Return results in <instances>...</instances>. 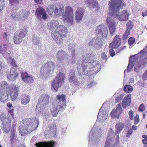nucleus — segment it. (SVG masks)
<instances>
[{
  "mask_svg": "<svg viewBox=\"0 0 147 147\" xmlns=\"http://www.w3.org/2000/svg\"><path fill=\"white\" fill-rule=\"evenodd\" d=\"M47 11L49 14L51 15L53 12L57 15H60L63 13V20L69 26L72 25L73 21V10L71 7H66L64 11L63 5L60 3L55 4L53 5L49 6Z\"/></svg>",
  "mask_w": 147,
  "mask_h": 147,
  "instance_id": "nucleus-1",
  "label": "nucleus"
},
{
  "mask_svg": "<svg viewBox=\"0 0 147 147\" xmlns=\"http://www.w3.org/2000/svg\"><path fill=\"white\" fill-rule=\"evenodd\" d=\"M108 16L113 19L117 18L120 21H124L128 19L129 14L125 11L120 13V10L125 5L123 0H111L110 1Z\"/></svg>",
  "mask_w": 147,
  "mask_h": 147,
  "instance_id": "nucleus-2",
  "label": "nucleus"
},
{
  "mask_svg": "<svg viewBox=\"0 0 147 147\" xmlns=\"http://www.w3.org/2000/svg\"><path fill=\"white\" fill-rule=\"evenodd\" d=\"M82 64H79L77 66V69L79 75L82 74L86 76H90L94 74L95 71L97 73L101 69L99 63L95 59L89 62H83Z\"/></svg>",
  "mask_w": 147,
  "mask_h": 147,
  "instance_id": "nucleus-3",
  "label": "nucleus"
},
{
  "mask_svg": "<svg viewBox=\"0 0 147 147\" xmlns=\"http://www.w3.org/2000/svg\"><path fill=\"white\" fill-rule=\"evenodd\" d=\"M67 33V28L64 26L60 25L55 31L52 32L51 36L57 44L61 45L63 43V40L61 38L65 37Z\"/></svg>",
  "mask_w": 147,
  "mask_h": 147,
  "instance_id": "nucleus-4",
  "label": "nucleus"
},
{
  "mask_svg": "<svg viewBox=\"0 0 147 147\" xmlns=\"http://www.w3.org/2000/svg\"><path fill=\"white\" fill-rule=\"evenodd\" d=\"M65 78V75L64 74L61 72L59 73L51 83L52 90L57 91L58 88L64 83Z\"/></svg>",
  "mask_w": 147,
  "mask_h": 147,
  "instance_id": "nucleus-5",
  "label": "nucleus"
},
{
  "mask_svg": "<svg viewBox=\"0 0 147 147\" xmlns=\"http://www.w3.org/2000/svg\"><path fill=\"white\" fill-rule=\"evenodd\" d=\"M28 30L26 28L24 27L22 29L17 31L14 33L13 40L15 43L18 44L23 40V38L27 34Z\"/></svg>",
  "mask_w": 147,
  "mask_h": 147,
  "instance_id": "nucleus-6",
  "label": "nucleus"
},
{
  "mask_svg": "<svg viewBox=\"0 0 147 147\" xmlns=\"http://www.w3.org/2000/svg\"><path fill=\"white\" fill-rule=\"evenodd\" d=\"M55 67V64L52 62H49L42 66L40 69V77L42 78H45L47 74L51 71V67Z\"/></svg>",
  "mask_w": 147,
  "mask_h": 147,
  "instance_id": "nucleus-7",
  "label": "nucleus"
},
{
  "mask_svg": "<svg viewBox=\"0 0 147 147\" xmlns=\"http://www.w3.org/2000/svg\"><path fill=\"white\" fill-rule=\"evenodd\" d=\"M31 121V119L26 118L22 120V123L19 127V131L22 136L27 134L29 132L28 129L29 127L30 122Z\"/></svg>",
  "mask_w": 147,
  "mask_h": 147,
  "instance_id": "nucleus-8",
  "label": "nucleus"
},
{
  "mask_svg": "<svg viewBox=\"0 0 147 147\" xmlns=\"http://www.w3.org/2000/svg\"><path fill=\"white\" fill-rule=\"evenodd\" d=\"M11 117L9 115L5 116H3L1 119L3 124V128L6 133L9 132L10 129Z\"/></svg>",
  "mask_w": 147,
  "mask_h": 147,
  "instance_id": "nucleus-9",
  "label": "nucleus"
},
{
  "mask_svg": "<svg viewBox=\"0 0 147 147\" xmlns=\"http://www.w3.org/2000/svg\"><path fill=\"white\" fill-rule=\"evenodd\" d=\"M56 57L58 59L57 63L58 64L62 63L65 64V63L68 61L67 54L63 50L59 51L58 52Z\"/></svg>",
  "mask_w": 147,
  "mask_h": 147,
  "instance_id": "nucleus-10",
  "label": "nucleus"
},
{
  "mask_svg": "<svg viewBox=\"0 0 147 147\" xmlns=\"http://www.w3.org/2000/svg\"><path fill=\"white\" fill-rule=\"evenodd\" d=\"M114 137L115 136L113 133L112 129H110L109 130L108 136L107 138L104 147H113L115 144H117V142L115 143L113 140Z\"/></svg>",
  "mask_w": 147,
  "mask_h": 147,
  "instance_id": "nucleus-11",
  "label": "nucleus"
},
{
  "mask_svg": "<svg viewBox=\"0 0 147 147\" xmlns=\"http://www.w3.org/2000/svg\"><path fill=\"white\" fill-rule=\"evenodd\" d=\"M96 33L98 35L102 36L104 38L107 37L108 30L106 25H100L97 28L96 31Z\"/></svg>",
  "mask_w": 147,
  "mask_h": 147,
  "instance_id": "nucleus-12",
  "label": "nucleus"
},
{
  "mask_svg": "<svg viewBox=\"0 0 147 147\" xmlns=\"http://www.w3.org/2000/svg\"><path fill=\"white\" fill-rule=\"evenodd\" d=\"M56 104L59 106V109L64 108V106L66 104V96L63 94H58L56 96Z\"/></svg>",
  "mask_w": 147,
  "mask_h": 147,
  "instance_id": "nucleus-13",
  "label": "nucleus"
},
{
  "mask_svg": "<svg viewBox=\"0 0 147 147\" xmlns=\"http://www.w3.org/2000/svg\"><path fill=\"white\" fill-rule=\"evenodd\" d=\"M142 51H140L138 54L130 57L129 63L127 67V72H129L132 70L134 66V64L135 63L134 61H135L136 59H138V56L140 54H142Z\"/></svg>",
  "mask_w": 147,
  "mask_h": 147,
  "instance_id": "nucleus-14",
  "label": "nucleus"
},
{
  "mask_svg": "<svg viewBox=\"0 0 147 147\" xmlns=\"http://www.w3.org/2000/svg\"><path fill=\"white\" fill-rule=\"evenodd\" d=\"M106 21L107 22V25L109 28L110 34L111 35H113L116 30L115 26L116 23L114 20L109 16L106 19Z\"/></svg>",
  "mask_w": 147,
  "mask_h": 147,
  "instance_id": "nucleus-15",
  "label": "nucleus"
},
{
  "mask_svg": "<svg viewBox=\"0 0 147 147\" xmlns=\"http://www.w3.org/2000/svg\"><path fill=\"white\" fill-rule=\"evenodd\" d=\"M10 94L11 100L14 101L17 98L18 94L19 87L16 85H12L9 87Z\"/></svg>",
  "mask_w": 147,
  "mask_h": 147,
  "instance_id": "nucleus-16",
  "label": "nucleus"
},
{
  "mask_svg": "<svg viewBox=\"0 0 147 147\" xmlns=\"http://www.w3.org/2000/svg\"><path fill=\"white\" fill-rule=\"evenodd\" d=\"M90 45H92L97 49L100 48L103 45L102 40L98 37H94L89 42Z\"/></svg>",
  "mask_w": 147,
  "mask_h": 147,
  "instance_id": "nucleus-17",
  "label": "nucleus"
},
{
  "mask_svg": "<svg viewBox=\"0 0 147 147\" xmlns=\"http://www.w3.org/2000/svg\"><path fill=\"white\" fill-rule=\"evenodd\" d=\"M95 56L93 53H87L82 55V59L81 63L79 64H82L83 62H89L92 61L95 59Z\"/></svg>",
  "mask_w": 147,
  "mask_h": 147,
  "instance_id": "nucleus-18",
  "label": "nucleus"
},
{
  "mask_svg": "<svg viewBox=\"0 0 147 147\" xmlns=\"http://www.w3.org/2000/svg\"><path fill=\"white\" fill-rule=\"evenodd\" d=\"M50 96L47 94H43L40 96L38 103L42 104V107H43L44 105L48 104L49 102Z\"/></svg>",
  "mask_w": 147,
  "mask_h": 147,
  "instance_id": "nucleus-19",
  "label": "nucleus"
},
{
  "mask_svg": "<svg viewBox=\"0 0 147 147\" xmlns=\"http://www.w3.org/2000/svg\"><path fill=\"white\" fill-rule=\"evenodd\" d=\"M122 109L121 105L120 104L117 105V107L116 109H113L111 113V117L113 118H119L120 114L121 113Z\"/></svg>",
  "mask_w": 147,
  "mask_h": 147,
  "instance_id": "nucleus-20",
  "label": "nucleus"
},
{
  "mask_svg": "<svg viewBox=\"0 0 147 147\" xmlns=\"http://www.w3.org/2000/svg\"><path fill=\"white\" fill-rule=\"evenodd\" d=\"M87 2L88 7L95 11H97L100 8L96 0H87Z\"/></svg>",
  "mask_w": 147,
  "mask_h": 147,
  "instance_id": "nucleus-21",
  "label": "nucleus"
},
{
  "mask_svg": "<svg viewBox=\"0 0 147 147\" xmlns=\"http://www.w3.org/2000/svg\"><path fill=\"white\" fill-rule=\"evenodd\" d=\"M121 39L118 35L116 36L114 38L113 42L109 45V48L113 49L117 48L121 43Z\"/></svg>",
  "mask_w": 147,
  "mask_h": 147,
  "instance_id": "nucleus-22",
  "label": "nucleus"
},
{
  "mask_svg": "<svg viewBox=\"0 0 147 147\" xmlns=\"http://www.w3.org/2000/svg\"><path fill=\"white\" fill-rule=\"evenodd\" d=\"M18 78V72H17L13 68H11L9 74L7 75V78L11 81H14Z\"/></svg>",
  "mask_w": 147,
  "mask_h": 147,
  "instance_id": "nucleus-23",
  "label": "nucleus"
},
{
  "mask_svg": "<svg viewBox=\"0 0 147 147\" xmlns=\"http://www.w3.org/2000/svg\"><path fill=\"white\" fill-rule=\"evenodd\" d=\"M124 125L121 123H117L115 125V129L116 133H114V134H113L114 136V134H115V135L117 136L116 138V140L117 142L118 141V143H119V134L120 133L121 131L124 128Z\"/></svg>",
  "mask_w": 147,
  "mask_h": 147,
  "instance_id": "nucleus-24",
  "label": "nucleus"
},
{
  "mask_svg": "<svg viewBox=\"0 0 147 147\" xmlns=\"http://www.w3.org/2000/svg\"><path fill=\"white\" fill-rule=\"evenodd\" d=\"M22 104L25 105L28 103L30 100V97L29 95L24 93L20 95L19 97Z\"/></svg>",
  "mask_w": 147,
  "mask_h": 147,
  "instance_id": "nucleus-25",
  "label": "nucleus"
},
{
  "mask_svg": "<svg viewBox=\"0 0 147 147\" xmlns=\"http://www.w3.org/2000/svg\"><path fill=\"white\" fill-rule=\"evenodd\" d=\"M142 54H140L138 56V57L140 59L142 58V63L143 67H144L146 64V60H147V57L145 56L147 54V46L146 48L142 50Z\"/></svg>",
  "mask_w": 147,
  "mask_h": 147,
  "instance_id": "nucleus-26",
  "label": "nucleus"
},
{
  "mask_svg": "<svg viewBox=\"0 0 147 147\" xmlns=\"http://www.w3.org/2000/svg\"><path fill=\"white\" fill-rule=\"evenodd\" d=\"M55 142L53 141L39 142L37 143V147H54Z\"/></svg>",
  "mask_w": 147,
  "mask_h": 147,
  "instance_id": "nucleus-27",
  "label": "nucleus"
},
{
  "mask_svg": "<svg viewBox=\"0 0 147 147\" xmlns=\"http://www.w3.org/2000/svg\"><path fill=\"white\" fill-rule=\"evenodd\" d=\"M37 18L40 20L42 18L44 20L47 19V16L43 8L40 6L37 8Z\"/></svg>",
  "mask_w": 147,
  "mask_h": 147,
  "instance_id": "nucleus-28",
  "label": "nucleus"
},
{
  "mask_svg": "<svg viewBox=\"0 0 147 147\" xmlns=\"http://www.w3.org/2000/svg\"><path fill=\"white\" fill-rule=\"evenodd\" d=\"M131 103V95L128 94L123 99L122 102V105L124 109H125L129 106Z\"/></svg>",
  "mask_w": 147,
  "mask_h": 147,
  "instance_id": "nucleus-29",
  "label": "nucleus"
},
{
  "mask_svg": "<svg viewBox=\"0 0 147 147\" xmlns=\"http://www.w3.org/2000/svg\"><path fill=\"white\" fill-rule=\"evenodd\" d=\"M22 78L25 82L29 83L32 82L33 79L31 76H29L26 72H21Z\"/></svg>",
  "mask_w": 147,
  "mask_h": 147,
  "instance_id": "nucleus-30",
  "label": "nucleus"
},
{
  "mask_svg": "<svg viewBox=\"0 0 147 147\" xmlns=\"http://www.w3.org/2000/svg\"><path fill=\"white\" fill-rule=\"evenodd\" d=\"M132 22L131 21H129L127 24V30L126 32L123 35V39L125 40L127 38L130 34V30L133 28L132 24Z\"/></svg>",
  "mask_w": 147,
  "mask_h": 147,
  "instance_id": "nucleus-31",
  "label": "nucleus"
},
{
  "mask_svg": "<svg viewBox=\"0 0 147 147\" xmlns=\"http://www.w3.org/2000/svg\"><path fill=\"white\" fill-rule=\"evenodd\" d=\"M8 99V94L5 92V88H2L1 87L0 90V101L2 102H7Z\"/></svg>",
  "mask_w": 147,
  "mask_h": 147,
  "instance_id": "nucleus-32",
  "label": "nucleus"
},
{
  "mask_svg": "<svg viewBox=\"0 0 147 147\" xmlns=\"http://www.w3.org/2000/svg\"><path fill=\"white\" fill-rule=\"evenodd\" d=\"M59 23L57 20L52 21L48 23V28L51 30L57 29L59 26Z\"/></svg>",
  "mask_w": 147,
  "mask_h": 147,
  "instance_id": "nucleus-33",
  "label": "nucleus"
},
{
  "mask_svg": "<svg viewBox=\"0 0 147 147\" xmlns=\"http://www.w3.org/2000/svg\"><path fill=\"white\" fill-rule=\"evenodd\" d=\"M84 11V9L83 8H80L78 9L76 13V20L80 21L82 19Z\"/></svg>",
  "mask_w": 147,
  "mask_h": 147,
  "instance_id": "nucleus-34",
  "label": "nucleus"
},
{
  "mask_svg": "<svg viewBox=\"0 0 147 147\" xmlns=\"http://www.w3.org/2000/svg\"><path fill=\"white\" fill-rule=\"evenodd\" d=\"M18 9L15 8V7H13V8H12L11 13V19L12 18L15 20H19V12H17Z\"/></svg>",
  "mask_w": 147,
  "mask_h": 147,
  "instance_id": "nucleus-35",
  "label": "nucleus"
},
{
  "mask_svg": "<svg viewBox=\"0 0 147 147\" xmlns=\"http://www.w3.org/2000/svg\"><path fill=\"white\" fill-rule=\"evenodd\" d=\"M29 11L24 10H21L19 12V19L21 20L26 19L28 16Z\"/></svg>",
  "mask_w": 147,
  "mask_h": 147,
  "instance_id": "nucleus-36",
  "label": "nucleus"
},
{
  "mask_svg": "<svg viewBox=\"0 0 147 147\" xmlns=\"http://www.w3.org/2000/svg\"><path fill=\"white\" fill-rule=\"evenodd\" d=\"M98 128L97 127H96L95 125H94L93 128L92 129L89 136V140H93L94 138V137H96V133L98 132Z\"/></svg>",
  "mask_w": 147,
  "mask_h": 147,
  "instance_id": "nucleus-37",
  "label": "nucleus"
},
{
  "mask_svg": "<svg viewBox=\"0 0 147 147\" xmlns=\"http://www.w3.org/2000/svg\"><path fill=\"white\" fill-rule=\"evenodd\" d=\"M100 110L101 109H100L99 112L97 116V119H99L103 121L105 120L107 118L108 114L106 113L105 112H100Z\"/></svg>",
  "mask_w": 147,
  "mask_h": 147,
  "instance_id": "nucleus-38",
  "label": "nucleus"
},
{
  "mask_svg": "<svg viewBox=\"0 0 147 147\" xmlns=\"http://www.w3.org/2000/svg\"><path fill=\"white\" fill-rule=\"evenodd\" d=\"M59 106L56 105L53 106L51 109V111L53 116L56 117L59 112L58 108Z\"/></svg>",
  "mask_w": 147,
  "mask_h": 147,
  "instance_id": "nucleus-39",
  "label": "nucleus"
},
{
  "mask_svg": "<svg viewBox=\"0 0 147 147\" xmlns=\"http://www.w3.org/2000/svg\"><path fill=\"white\" fill-rule=\"evenodd\" d=\"M9 1L12 8H13V7L17 9L19 8L20 6L19 5L18 0H9Z\"/></svg>",
  "mask_w": 147,
  "mask_h": 147,
  "instance_id": "nucleus-40",
  "label": "nucleus"
},
{
  "mask_svg": "<svg viewBox=\"0 0 147 147\" xmlns=\"http://www.w3.org/2000/svg\"><path fill=\"white\" fill-rule=\"evenodd\" d=\"M133 87L129 85H126L124 86L123 88L124 90L127 92H129L133 91Z\"/></svg>",
  "mask_w": 147,
  "mask_h": 147,
  "instance_id": "nucleus-41",
  "label": "nucleus"
},
{
  "mask_svg": "<svg viewBox=\"0 0 147 147\" xmlns=\"http://www.w3.org/2000/svg\"><path fill=\"white\" fill-rule=\"evenodd\" d=\"M141 66V64H140L139 62L137 63V64H136L134 66V71L137 73L139 72L140 70Z\"/></svg>",
  "mask_w": 147,
  "mask_h": 147,
  "instance_id": "nucleus-42",
  "label": "nucleus"
},
{
  "mask_svg": "<svg viewBox=\"0 0 147 147\" xmlns=\"http://www.w3.org/2000/svg\"><path fill=\"white\" fill-rule=\"evenodd\" d=\"M69 81L70 82H73L74 84H76L78 82V80L75 79V76H69Z\"/></svg>",
  "mask_w": 147,
  "mask_h": 147,
  "instance_id": "nucleus-43",
  "label": "nucleus"
},
{
  "mask_svg": "<svg viewBox=\"0 0 147 147\" xmlns=\"http://www.w3.org/2000/svg\"><path fill=\"white\" fill-rule=\"evenodd\" d=\"M51 129H50V127H49V130H45V136H46L47 137H49V136H51L52 135L51 134V133H53L52 132L51 133Z\"/></svg>",
  "mask_w": 147,
  "mask_h": 147,
  "instance_id": "nucleus-44",
  "label": "nucleus"
},
{
  "mask_svg": "<svg viewBox=\"0 0 147 147\" xmlns=\"http://www.w3.org/2000/svg\"><path fill=\"white\" fill-rule=\"evenodd\" d=\"M7 49L5 45H3V46H0V53H4Z\"/></svg>",
  "mask_w": 147,
  "mask_h": 147,
  "instance_id": "nucleus-45",
  "label": "nucleus"
},
{
  "mask_svg": "<svg viewBox=\"0 0 147 147\" xmlns=\"http://www.w3.org/2000/svg\"><path fill=\"white\" fill-rule=\"evenodd\" d=\"M37 138L36 136H33L31 140V143L32 144H34V145L37 147V141L36 140Z\"/></svg>",
  "mask_w": 147,
  "mask_h": 147,
  "instance_id": "nucleus-46",
  "label": "nucleus"
},
{
  "mask_svg": "<svg viewBox=\"0 0 147 147\" xmlns=\"http://www.w3.org/2000/svg\"><path fill=\"white\" fill-rule=\"evenodd\" d=\"M135 41V39L133 37L130 38L128 40V44L129 45L131 46L134 43Z\"/></svg>",
  "mask_w": 147,
  "mask_h": 147,
  "instance_id": "nucleus-47",
  "label": "nucleus"
},
{
  "mask_svg": "<svg viewBox=\"0 0 147 147\" xmlns=\"http://www.w3.org/2000/svg\"><path fill=\"white\" fill-rule=\"evenodd\" d=\"M144 106L143 104H141L138 108V111L141 112L144 111L145 110Z\"/></svg>",
  "mask_w": 147,
  "mask_h": 147,
  "instance_id": "nucleus-48",
  "label": "nucleus"
},
{
  "mask_svg": "<svg viewBox=\"0 0 147 147\" xmlns=\"http://www.w3.org/2000/svg\"><path fill=\"white\" fill-rule=\"evenodd\" d=\"M97 84V83L96 82H91L90 84H88L87 86L89 88H91L93 86H94V85H96Z\"/></svg>",
  "mask_w": 147,
  "mask_h": 147,
  "instance_id": "nucleus-49",
  "label": "nucleus"
},
{
  "mask_svg": "<svg viewBox=\"0 0 147 147\" xmlns=\"http://www.w3.org/2000/svg\"><path fill=\"white\" fill-rule=\"evenodd\" d=\"M142 79L143 80H147V69L145 71L142 76Z\"/></svg>",
  "mask_w": 147,
  "mask_h": 147,
  "instance_id": "nucleus-50",
  "label": "nucleus"
},
{
  "mask_svg": "<svg viewBox=\"0 0 147 147\" xmlns=\"http://www.w3.org/2000/svg\"><path fill=\"white\" fill-rule=\"evenodd\" d=\"M134 123L136 124H137L139 122L140 119L139 118V115H137L135 117L134 119Z\"/></svg>",
  "mask_w": 147,
  "mask_h": 147,
  "instance_id": "nucleus-51",
  "label": "nucleus"
},
{
  "mask_svg": "<svg viewBox=\"0 0 147 147\" xmlns=\"http://www.w3.org/2000/svg\"><path fill=\"white\" fill-rule=\"evenodd\" d=\"M101 57L102 59L105 60H107L108 59L107 56L105 53H103L102 54Z\"/></svg>",
  "mask_w": 147,
  "mask_h": 147,
  "instance_id": "nucleus-52",
  "label": "nucleus"
},
{
  "mask_svg": "<svg viewBox=\"0 0 147 147\" xmlns=\"http://www.w3.org/2000/svg\"><path fill=\"white\" fill-rule=\"evenodd\" d=\"M129 117L131 120L134 119L133 112L132 111H130L129 113Z\"/></svg>",
  "mask_w": 147,
  "mask_h": 147,
  "instance_id": "nucleus-53",
  "label": "nucleus"
},
{
  "mask_svg": "<svg viewBox=\"0 0 147 147\" xmlns=\"http://www.w3.org/2000/svg\"><path fill=\"white\" fill-rule=\"evenodd\" d=\"M32 41L34 45H37V36L36 35L33 36L32 38Z\"/></svg>",
  "mask_w": 147,
  "mask_h": 147,
  "instance_id": "nucleus-54",
  "label": "nucleus"
},
{
  "mask_svg": "<svg viewBox=\"0 0 147 147\" xmlns=\"http://www.w3.org/2000/svg\"><path fill=\"white\" fill-rule=\"evenodd\" d=\"M76 47L75 45H73L72 44L70 43L68 46V48L70 49V50H71L73 49H75Z\"/></svg>",
  "mask_w": 147,
  "mask_h": 147,
  "instance_id": "nucleus-55",
  "label": "nucleus"
},
{
  "mask_svg": "<svg viewBox=\"0 0 147 147\" xmlns=\"http://www.w3.org/2000/svg\"><path fill=\"white\" fill-rule=\"evenodd\" d=\"M11 64L13 67H16L17 65L14 59H12L11 61Z\"/></svg>",
  "mask_w": 147,
  "mask_h": 147,
  "instance_id": "nucleus-56",
  "label": "nucleus"
},
{
  "mask_svg": "<svg viewBox=\"0 0 147 147\" xmlns=\"http://www.w3.org/2000/svg\"><path fill=\"white\" fill-rule=\"evenodd\" d=\"M75 76V71L74 70H70L69 72V76Z\"/></svg>",
  "mask_w": 147,
  "mask_h": 147,
  "instance_id": "nucleus-57",
  "label": "nucleus"
},
{
  "mask_svg": "<svg viewBox=\"0 0 147 147\" xmlns=\"http://www.w3.org/2000/svg\"><path fill=\"white\" fill-rule=\"evenodd\" d=\"M109 51L110 54L111 56L113 57L115 55V52L113 49H110Z\"/></svg>",
  "mask_w": 147,
  "mask_h": 147,
  "instance_id": "nucleus-58",
  "label": "nucleus"
},
{
  "mask_svg": "<svg viewBox=\"0 0 147 147\" xmlns=\"http://www.w3.org/2000/svg\"><path fill=\"white\" fill-rule=\"evenodd\" d=\"M71 51V54L72 56L73 57L75 55V49H73L71 50H70Z\"/></svg>",
  "mask_w": 147,
  "mask_h": 147,
  "instance_id": "nucleus-59",
  "label": "nucleus"
},
{
  "mask_svg": "<svg viewBox=\"0 0 147 147\" xmlns=\"http://www.w3.org/2000/svg\"><path fill=\"white\" fill-rule=\"evenodd\" d=\"M32 127L31 130H34L36 129L37 128L36 123L35 122L32 125Z\"/></svg>",
  "mask_w": 147,
  "mask_h": 147,
  "instance_id": "nucleus-60",
  "label": "nucleus"
},
{
  "mask_svg": "<svg viewBox=\"0 0 147 147\" xmlns=\"http://www.w3.org/2000/svg\"><path fill=\"white\" fill-rule=\"evenodd\" d=\"M3 0H0V11H1L3 9L2 6Z\"/></svg>",
  "mask_w": 147,
  "mask_h": 147,
  "instance_id": "nucleus-61",
  "label": "nucleus"
},
{
  "mask_svg": "<svg viewBox=\"0 0 147 147\" xmlns=\"http://www.w3.org/2000/svg\"><path fill=\"white\" fill-rule=\"evenodd\" d=\"M121 100V98L119 96H118L116 98L115 102H118Z\"/></svg>",
  "mask_w": 147,
  "mask_h": 147,
  "instance_id": "nucleus-62",
  "label": "nucleus"
},
{
  "mask_svg": "<svg viewBox=\"0 0 147 147\" xmlns=\"http://www.w3.org/2000/svg\"><path fill=\"white\" fill-rule=\"evenodd\" d=\"M2 85H3L2 86L3 87V86H4V87L5 88V87L7 86V83L6 82L3 81L2 82Z\"/></svg>",
  "mask_w": 147,
  "mask_h": 147,
  "instance_id": "nucleus-63",
  "label": "nucleus"
},
{
  "mask_svg": "<svg viewBox=\"0 0 147 147\" xmlns=\"http://www.w3.org/2000/svg\"><path fill=\"white\" fill-rule=\"evenodd\" d=\"M143 143L144 144H147V139H144L142 140Z\"/></svg>",
  "mask_w": 147,
  "mask_h": 147,
  "instance_id": "nucleus-64",
  "label": "nucleus"
}]
</instances>
